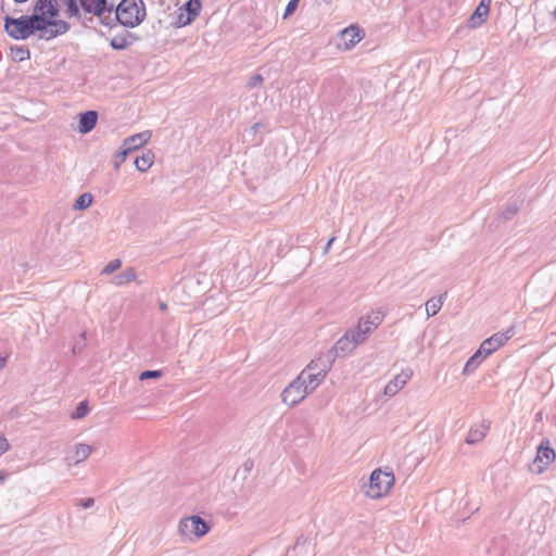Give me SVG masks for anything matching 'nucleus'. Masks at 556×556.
I'll use <instances>...</instances> for the list:
<instances>
[{
	"mask_svg": "<svg viewBox=\"0 0 556 556\" xmlns=\"http://www.w3.org/2000/svg\"><path fill=\"white\" fill-rule=\"evenodd\" d=\"M146 14V4L142 0H122L115 9V15L105 17L112 24L110 27L121 24L132 28L141 24Z\"/></svg>",
	"mask_w": 556,
	"mask_h": 556,
	"instance_id": "obj_1",
	"label": "nucleus"
},
{
	"mask_svg": "<svg viewBox=\"0 0 556 556\" xmlns=\"http://www.w3.org/2000/svg\"><path fill=\"white\" fill-rule=\"evenodd\" d=\"M332 365V355L320 356L313 359L299 376L304 381V386L312 393L325 380Z\"/></svg>",
	"mask_w": 556,
	"mask_h": 556,
	"instance_id": "obj_2",
	"label": "nucleus"
},
{
	"mask_svg": "<svg viewBox=\"0 0 556 556\" xmlns=\"http://www.w3.org/2000/svg\"><path fill=\"white\" fill-rule=\"evenodd\" d=\"M394 481L395 479L392 471H386L379 468L371 472L368 483L364 484L363 490L366 496L380 498L390 491Z\"/></svg>",
	"mask_w": 556,
	"mask_h": 556,
	"instance_id": "obj_3",
	"label": "nucleus"
},
{
	"mask_svg": "<svg viewBox=\"0 0 556 556\" xmlns=\"http://www.w3.org/2000/svg\"><path fill=\"white\" fill-rule=\"evenodd\" d=\"M3 21H4V31L12 39L25 40L31 36L27 15H22L20 17H13L10 15H5Z\"/></svg>",
	"mask_w": 556,
	"mask_h": 556,
	"instance_id": "obj_4",
	"label": "nucleus"
},
{
	"mask_svg": "<svg viewBox=\"0 0 556 556\" xmlns=\"http://www.w3.org/2000/svg\"><path fill=\"white\" fill-rule=\"evenodd\" d=\"M210 525L200 516H190L179 521L178 532L181 536L191 539V536L201 538L210 531Z\"/></svg>",
	"mask_w": 556,
	"mask_h": 556,
	"instance_id": "obj_5",
	"label": "nucleus"
},
{
	"mask_svg": "<svg viewBox=\"0 0 556 556\" xmlns=\"http://www.w3.org/2000/svg\"><path fill=\"white\" fill-rule=\"evenodd\" d=\"M308 394L304 381L298 376L281 392V401L288 406H295L301 403Z\"/></svg>",
	"mask_w": 556,
	"mask_h": 556,
	"instance_id": "obj_6",
	"label": "nucleus"
},
{
	"mask_svg": "<svg viewBox=\"0 0 556 556\" xmlns=\"http://www.w3.org/2000/svg\"><path fill=\"white\" fill-rule=\"evenodd\" d=\"M383 313L381 311L372 312L369 315L363 316L358 325L353 328L357 337L364 342L368 336L382 323Z\"/></svg>",
	"mask_w": 556,
	"mask_h": 556,
	"instance_id": "obj_7",
	"label": "nucleus"
},
{
	"mask_svg": "<svg viewBox=\"0 0 556 556\" xmlns=\"http://www.w3.org/2000/svg\"><path fill=\"white\" fill-rule=\"evenodd\" d=\"M361 343H363V341L357 337L353 329H350L334 343L332 351H330L329 354L332 355V359L334 356H345L353 352Z\"/></svg>",
	"mask_w": 556,
	"mask_h": 556,
	"instance_id": "obj_8",
	"label": "nucleus"
},
{
	"mask_svg": "<svg viewBox=\"0 0 556 556\" xmlns=\"http://www.w3.org/2000/svg\"><path fill=\"white\" fill-rule=\"evenodd\" d=\"M80 7L86 13L93 14L100 18V22L105 26H111V22L104 16L105 12L111 13L113 5L108 7V0H78Z\"/></svg>",
	"mask_w": 556,
	"mask_h": 556,
	"instance_id": "obj_9",
	"label": "nucleus"
},
{
	"mask_svg": "<svg viewBox=\"0 0 556 556\" xmlns=\"http://www.w3.org/2000/svg\"><path fill=\"white\" fill-rule=\"evenodd\" d=\"M201 9V0H188L180 9L182 12L178 16V25L186 26L191 24L199 16Z\"/></svg>",
	"mask_w": 556,
	"mask_h": 556,
	"instance_id": "obj_10",
	"label": "nucleus"
},
{
	"mask_svg": "<svg viewBox=\"0 0 556 556\" xmlns=\"http://www.w3.org/2000/svg\"><path fill=\"white\" fill-rule=\"evenodd\" d=\"M515 334L514 327H509L505 331L496 332L490 338L482 341L483 351H489L490 354L494 353L503 346Z\"/></svg>",
	"mask_w": 556,
	"mask_h": 556,
	"instance_id": "obj_11",
	"label": "nucleus"
},
{
	"mask_svg": "<svg viewBox=\"0 0 556 556\" xmlns=\"http://www.w3.org/2000/svg\"><path fill=\"white\" fill-rule=\"evenodd\" d=\"M27 18L29 22L31 35H34L36 31H39L38 38L41 39L42 35L49 33V26L51 25V20L53 17H48V15H45L43 13H37L36 11H33V14L27 15Z\"/></svg>",
	"mask_w": 556,
	"mask_h": 556,
	"instance_id": "obj_12",
	"label": "nucleus"
},
{
	"mask_svg": "<svg viewBox=\"0 0 556 556\" xmlns=\"http://www.w3.org/2000/svg\"><path fill=\"white\" fill-rule=\"evenodd\" d=\"M413 376L412 369L407 368L402 370L399 375H396L392 380H390L384 387L383 393L387 396H394L402 390L406 383L410 380Z\"/></svg>",
	"mask_w": 556,
	"mask_h": 556,
	"instance_id": "obj_13",
	"label": "nucleus"
},
{
	"mask_svg": "<svg viewBox=\"0 0 556 556\" xmlns=\"http://www.w3.org/2000/svg\"><path fill=\"white\" fill-rule=\"evenodd\" d=\"M492 0H480V3L468 18V27L476 29L488 18Z\"/></svg>",
	"mask_w": 556,
	"mask_h": 556,
	"instance_id": "obj_14",
	"label": "nucleus"
},
{
	"mask_svg": "<svg viewBox=\"0 0 556 556\" xmlns=\"http://www.w3.org/2000/svg\"><path fill=\"white\" fill-rule=\"evenodd\" d=\"M556 457L555 451L551 446L541 444L538 447L536 456L533 465L536 466L539 472L543 471Z\"/></svg>",
	"mask_w": 556,
	"mask_h": 556,
	"instance_id": "obj_15",
	"label": "nucleus"
},
{
	"mask_svg": "<svg viewBox=\"0 0 556 556\" xmlns=\"http://www.w3.org/2000/svg\"><path fill=\"white\" fill-rule=\"evenodd\" d=\"M340 38L342 40L343 48L345 50H350L362 40L363 35L362 30L357 26L351 25L341 30Z\"/></svg>",
	"mask_w": 556,
	"mask_h": 556,
	"instance_id": "obj_16",
	"label": "nucleus"
},
{
	"mask_svg": "<svg viewBox=\"0 0 556 556\" xmlns=\"http://www.w3.org/2000/svg\"><path fill=\"white\" fill-rule=\"evenodd\" d=\"M137 40H138V37L135 34H132L128 30H124L119 34H116L111 39L110 45L114 50H125Z\"/></svg>",
	"mask_w": 556,
	"mask_h": 556,
	"instance_id": "obj_17",
	"label": "nucleus"
},
{
	"mask_svg": "<svg viewBox=\"0 0 556 556\" xmlns=\"http://www.w3.org/2000/svg\"><path fill=\"white\" fill-rule=\"evenodd\" d=\"M98 113L96 111H86L79 114L78 131L80 134L90 132L97 125Z\"/></svg>",
	"mask_w": 556,
	"mask_h": 556,
	"instance_id": "obj_18",
	"label": "nucleus"
},
{
	"mask_svg": "<svg viewBox=\"0 0 556 556\" xmlns=\"http://www.w3.org/2000/svg\"><path fill=\"white\" fill-rule=\"evenodd\" d=\"M490 429V424L482 421L479 425L472 426L465 439L467 444H476L483 440Z\"/></svg>",
	"mask_w": 556,
	"mask_h": 556,
	"instance_id": "obj_19",
	"label": "nucleus"
},
{
	"mask_svg": "<svg viewBox=\"0 0 556 556\" xmlns=\"http://www.w3.org/2000/svg\"><path fill=\"white\" fill-rule=\"evenodd\" d=\"M34 11L43 13L48 17H56L59 15V7L56 0H37Z\"/></svg>",
	"mask_w": 556,
	"mask_h": 556,
	"instance_id": "obj_20",
	"label": "nucleus"
},
{
	"mask_svg": "<svg viewBox=\"0 0 556 556\" xmlns=\"http://www.w3.org/2000/svg\"><path fill=\"white\" fill-rule=\"evenodd\" d=\"M50 30L49 33H46V35L41 36V39L43 40H51L60 35H63L68 31L70 24L62 20H51V25L49 26Z\"/></svg>",
	"mask_w": 556,
	"mask_h": 556,
	"instance_id": "obj_21",
	"label": "nucleus"
},
{
	"mask_svg": "<svg viewBox=\"0 0 556 556\" xmlns=\"http://www.w3.org/2000/svg\"><path fill=\"white\" fill-rule=\"evenodd\" d=\"M91 452H92V447L90 445L85 444V443H78L75 446L73 456L66 458L67 465L68 466L77 465V464L86 460L89 457V455L91 454Z\"/></svg>",
	"mask_w": 556,
	"mask_h": 556,
	"instance_id": "obj_22",
	"label": "nucleus"
},
{
	"mask_svg": "<svg viewBox=\"0 0 556 556\" xmlns=\"http://www.w3.org/2000/svg\"><path fill=\"white\" fill-rule=\"evenodd\" d=\"M150 138L151 134L149 131H142L127 137L124 139L123 144L130 148V151L134 152L147 143Z\"/></svg>",
	"mask_w": 556,
	"mask_h": 556,
	"instance_id": "obj_23",
	"label": "nucleus"
},
{
	"mask_svg": "<svg viewBox=\"0 0 556 556\" xmlns=\"http://www.w3.org/2000/svg\"><path fill=\"white\" fill-rule=\"evenodd\" d=\"M154 154L152 151H146L135 160V166L139 172H147L153 164Z\"/></svg>",
	"mask_w": 556,
	"mask_h": 556,
	"instance_id": "obj_24",
	"label": "nucleus"
},
{
	"mask_svg": "<svg viewBox=\"0 0 556 556\" xmlns=\"http://www.w3.org/2000/svg\"><path fill=\"white\" fill-rule=\"evenodd\" d=\"M446 292L439 295L438 298H432L430 300L427 301L426 303V312H427V316L428 317H432L434 315H437L442 305H443V302L444 300L446 299Z\"/></svg>",
	"mask_w": 556,
	"mask_h": 556,
	"instance_id": "obj_25",
	"label": "nucleus"
},
{
	"mask_svg": "<svg viewBox=\"0 0 556 556\" xmlns=\"http://www.w3.org/2000/svg\"><path fill=\"white\" fill-rule=\"evenodd\" d=\"M137 278V274L132 267L124 269L113 278V282L116 286H122L134 281Z\"/></svg>",
	"mask_w": 556,
	"mask_h": 556,
	"instance_id": "obj_26",
	"label": "nucleus"
},
{
	"mask_svg": "<svg viewBox=\"0 0 556 556\" xmlns=\"http://www.w3.org/2000/svg\"><path fill=\"white\" fill-rule=\"evenodd\" d=\"M130 153H131L130 148H128L122 143L119 150L117 151V153L115 154L114 160H113L114 168L118 169L119 166L122 165V163H124L126 161L127 156Z\"/></svg>",
	"mask_w": 556,
	"mask_h": 556,
	"instance_id": "obj_27",
	"label": "nucleus"
},
{
	"mask_svg": "<svg viewBox=\"0 0 556 556\" xmlns=\"http://www.w3.org/2000/svg\"><path fill=\"white\" fill-rule=\"evenodd\" d=\"M518 205L516 203L508 204L505 210H503L500 214V219L503 222H508L515 217L518 213Z\"/></svg>",
	"mask_w": 556,
	"mask_h": 556,
	"instance_id": "obj_28",
	"label": "nucleus"
},
{
	"mask_svg": "<svg viewBox=\"0 0 556 556\" xmlns=\"http://www.w3.org/2000/svg\"><path fill=\"white\" fill-rule=\"evenodd\" d=\"M92 203V195L90 193H83L80 194L75 203H74V208L75 210H86L87 207H89Z\"/></svg>",
	"mask_w": 556,
	"mask_h": 556,
	"instance_id": "obj_29",
	"label": "nucleus"
},
{
	"mask_svg": "<svg viewBox=\"0 0 556 556\" xmlns=\"http://www.w3.org/2000/svg\"><path fill=\"white\" fill-rule=\"evenodd\" d=\"M66 5V13L70 17H79L80 10L77 4V0H60Z\"/></svg>",
	"mask_w": 556,
	"mask_h": 556,
	"instance_id": "obj_30",
	"label": "nucleus"
},
{
	"mask_svg": "<svg viewBox=\"0 0 556 556\" xmlns=\"http://www.w3.org/2000/svg\"><path fill=\"white\" fill-rule=\"evenodd\" d=\"M11 52L21 62L30 59V51L27 47L15 46L11 48Z\"/></svg>",
	"mask_w": 556,
	"mask_h": 556,
	"instance_id": "obj_31",
	"label": "nucleus"
},
{
	"mask_svg": "<svg viewBox=\"0 0 556 556\" xmlns=\"http://www.w3.org/2000/svg\"><path fill=\"white\" fill-rule=\"evenodd\" d=\"M89 412V406L87 401H81L75 410L72 413L73 419H81L84 418Z\"/></svg>",
	"mask_w": 556,
	"mask_h": 556,
	"instance_id": "obj_32",
	"label": "nucleus"
},
{
	"mask_svg": "<svg viewBox=\"0 0 556 556\" xmlns=\"http://www.w3.org/2000/svg\"><path fill=\"white\" fill-rule=\"evenodd\" d=\"M481 364V361L480 358L478 357V355H472L465 364L464 366V374H470L472 371H475L479 365Z\"/></svg>",
	"mask_w": 556,
	"mask_h": 556,
	"instance_id": "obj_33",
	"label": "nucleus"
},
{
	"mask_svg": "<svg viewBox=\"0 0 556 556\" xmlns=\"http://www.w3.org/2000/svg\"><path fill=\"white\" fill-rule=\"evenodd\" d=\"M122 266V262L118 258L110 261L102 269L103 275H110L116 271Z\"/></svg>",
	"mask_w": 556,
	"mask_h": 556,
	"instance_id": "obj_34",
	"label": "nucleus"
},
{
	"mask_svg": "<svg viewBox=\"0 0 556 556\" xmlns=\"http://www.w3.org/2000/svg\"><path fill=\"white\" fill-rule=\"evenodd\" d=\"M162 376L161 370H144L140 374L139 379L140 380H147L151 378H160Z\"/></svg>",
	"mask_w": 556,
	"mask_h": 556,
	"instance_id": "obj_35",
	"label": "nucleus"
},
{
	"mask_svg": "<svg viewBox=\"0 0 556 556\" xmlns=\"http://www.w3.org/2000/svg\"><path fill=\"white\" fill-rule=\"evenodd\" d=\"M263 83V77L262 75L260 74H255L253 76L250 77V79L248 80V86L250 88H256L258 87L261 84Z\"/></svg>",
	"mask_w": 556,
	"mask_h": 556,
	"instance_id": "obj_36",
	"label": "nucleus"
},
{
	"mask_svg": "<svg viewBox=\"0 0 556 556\" xmlns=\"http://www.w3.org/2000/svg\"><path fill=\"white\" fill-rule=\"evenodd\" d=\"M298 3H299V0H290L286 7L283 17H287L288 15L292 14L294 12V10L296 9Z\"/></svg>",
	"mask_w": 556,
	"mask_h": 556,
	"instance_id": "obj_37",
	"label": "nucleus"
},
{
	"mask_svg": "<svg viewBox=\"0 0 556 556\" xmlns=\"http://www.w3.org/2000/svg\"><path fill=\"white\" fill-rule=\"evenodd\" d=\"M93 504H94L93 497H86V498L78 500V505L85 509L92 507Z\"/></svg>",
	"mask_w": 556,
	"mask_h": 556,
	"instance_id": "obj_38",
	"label": "nucleus"
},
{
	"mask_svg": "<svg viewBox=\"0 0 556 556\" xmlns=\"http://www.w3.org/2000/svg\"><path fill=\"white\" fill-rule=\"evenodd\" d=\"M10 448V444L4 435H0V456Z\"/></svg>",
	"mask_w": 556,
	"mask_h": 556,
	"instance_id": "obj_39",
	"label": "nucleus"
},
{
	"mask_svg": "<svg viewBox=\"0 0 556 556\" xmlns=\"http://www.w3.org/2000/svg\"><path fill=\"white\" fill-rule=\"evenodd\" d=\"M475 355H478V357L480 358V361L482 362L484 358H486L488 356H490L491 354L489 353V351H483V344L481 343L479 349L476 351Z\"/></svg>",
	"mask_w": 556,
	"mask_h": 556,
	"instance_id": "obj_40",
	"label": "nucleus"
},
{
	"mask_svg": "<svg viewBox=\"0 0 556 556\" xmlns=\"http://www.w3.org/2000/svg\"><path fill=\"white\" fill-rule=\"evenodd\" d=\"M475 355H478V357L480 358V361L482 362L484 358H486L488 356H490L491 354L489 353V351H483V344L481 343L479 349L476 351Z\"/></svg>",
	"mask_w": 556,
	"mask_h": 556,
	"instance_id": "obj_41",
	"label": "nucleus"
},
{
	"mask_svg": "<svg viewBox=\"0 0 556 556\" xmlns=\"http://www.w3.org/2000/svg\"><path fill=\"white\" fill-rule=\"evenodd\" d=\"M336 240L334 237H331L328 242L326 243L325 248H324V254H328L329 253V250L333 243V241Z\"/></svg>",
	"mask_w": 556,
	"mask_h": 556,
	"instance_id": "obj_42",
	"label": "nucleus"
},
{
	"mask_svg": "<svg viewBox=\"0 0 556 556\" xmlns=\"http://www.w3.org/2000/svg\"><path fill=\"white\" fill-rule=\"evenodd\" d=\"M159 307L162 312L167 309V304L165 302H160Z\"/></svg>",
	"mask_w": 556,
	"mask_h": 556,
	"instance_id": "obj_43",
	"label": "nucleus"
},
{
	"mask_svg": "<svg viewBox=\"0 0 556 556\" xmlns=\"http://www.w3.org/2000/svg\"><path fill=\"white\" fill-rule=\"evenodd\" d=\"M5 363H7V357H3L0 355V368H3L5 366Z\"/></svg>",
	"mask_w": 556,
	"mask_h": 556,
	"instance_id": "obj_44",
	"label": "nucleus"
},
{
	"mask_svg": "<svg viewBox=\"0 0 556 556\" xmlns=\"http://www.w3.org/2000/svg\"><path fill=\"white\" fill-rule=\"evenodd\" d=\"M7 475L0 471V483L4 482Z\"/></svg>",
	"mask_w": 556,
	"mask_h": 556,
	"instance_id": "obj_45",
	"label": "nucleus"
},
{
	"mask_svg": "<svg viewBox=\"0 0 556 556\" xmlns=\"http://www.w3.org/2000/svg\"><path fill=\"white\" fill-rule=\"evenodd\" d=\"M80 350H81V348H80V346H78L77 344H76V345H74V348H73V352H74V353H77V352H79Z\"/></svg>",
	"mask_w": 556,
	"mask_h": 556,
	"instance_id": "obj_46",
	"label": "nucleus"
},
{
	"mask_svg": "<svg viewBox=\"0 0 556 556\" xmlns=\"http://www.w3.org/2000/svg\"><path fill=\"white\" fill-rule=\"evenodd\" d=\"M260 126H261V124H260V123H255V124L252 126V129H253L254 131H256V130H257V128H258Z\"/></svg>",
	"mask_w": 556,
	"mask_h": 556,
	"instance_id": "obj_47",
	"label": "nucleus"
},
{
	"mask_svg": "<svg viewBox=\"0 0 556 556\" xmlns=\"http://www.w3.org/2000/svg\"><path fill=\"white\" fill-rule=\"evenodd\" d=\"M13 1H14V2H16V3H24V2H26L27 0H13Z\"/></svg>",
	"mask_w": 556,
	"mask_h": 556,
	"instance_id": "obj_48",
	"label": "nucleus"
},
{
	"mask_svg": "<svg viewBox=\"0 0 556 556\" xmlns=\"http://www.w3.org/2000/svg\"><path fill=\"white\" fill-rule=\"evenodd\" d=\"M81 338H83V340H85V339H86V332H83V333H81Z\"/></svg>",
	"mask_w": 556,
	"mask_h": 556,
	"instance_id": "obj_49",
	"label": "nucleus"
},
{
	"mask_svg": "<svg viewBox=\"0 0 556 556\" xmlns=\"http://www.w3.org/2000/svg\"><path fill=\"white\" fill-rule=\"evenodd\" d=\"M553 14H554V16L556 17V7H555V10H554Z\"/></svg>",
	"mask_w": 556,
	"mask_h": 556,
	"instance_id": "obj_50",
	"label": "nucleus"
}]
</instances>
